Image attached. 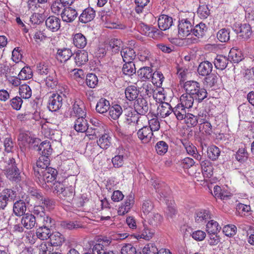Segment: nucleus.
I'll list each match as a JSON object with an SVG mask.
<instances>
[{
	"instance_id": "obj_1",
	"label": "nucleus",
	"mask_w": 254,
	"mask_h": 254,
	"mask_svg": "<svg viewBox=\"0 0 254 254\" xmlns=\"http://www.w3.org/2000/svg\"><path fill=\"white\" fill-rule=\"evenodd\" d=\"M191 15V17L182 18L179 19L178 25V35L179 38L183 39L191 35L193 25L192 18L193 17L194 14L192 13Z\"/></svg>"
},
{
	"instance_id": "obj_2",
	"label": "nucleus",
	"mask_w": 254,
	"mask_h": 254,
	"mask_svg": "<svg viewBox=\"0 0 254 254\" xmlns=\"http://www.w3.org/2000/svg\"><path fill=\"white\" fill-rule=\"evenodd\" d=\"M42 223V225L36 230V237L41 240H46L50 237L51 229L55 225V221L52 218H47Z\"/></svg>"
},
{
	"instance_id": "obj_3",
	"label": "nucleus",
	"mask_w": 254,
	"mask_h": 254,
	"mask_svg": "<svg viewBox=\"0 0 254 254\" xmlns=\"http://www.w3.org/2000/svg\"><path fill=\"white\" fill-rule=\"evenodd\" d=\"M57 171L53 168H49L44 170L42 173L39 174V176H35L37 181L40 184L43 185L46 183H52L54 182L57 177Z\"/></svg>"
},
{
	"instance_id": "obj_4",
	"label": "nucleus",
	"mask_w": 254,
	"mask_h": 254,
	"mask_svg": "<svg viewBox=\"0 0 254 254\" xmlns=\"http://www.w3.org/2000/svg\"><path fill=\"white\" fill-rule=\"evenodd\" d=\"M137 29L141 34L152 38H156L162 33L157 28L149 26L142 22H140L138 24Z\"/></svg>"
},
{
	"instance_id": "obj_5",
	"label": "nucleus",
	"mask_w": 254,
	"mask_h": 254,
	"mask_svg": "<svg viewBox=\"0 0 254 254\" xmlns=\"http://www.w3.org/2000/svg\"><path fill=\"white\" fill-rule=\"evenodd\" d=\"M63 96L58 93H53L49 97L48 108L52 112L60 110L63 105Z\"/></svg>"
},
{
	"instance_id": "obj_6",
	"label": "nucleus",
	"mask_w": 254,
	"mask_h": 254,
	"mask_svg": "<svg viewBox=\"0 0 254 254\" xmlns=\"http://www.w3.org/2000/svg\"><path fill=\"white\" fill-rule=\"evenodd\" d=\"M50 162L49 157L41 155L37 161L36 165L33 167L34 175L39 176V174L42 173L44 170L49 168L48 166L50 165Z\"/></svg>"
},
{
	"instance_id": "obj_7",
	"label": "nucleus",
	"mask_w": 254,
	"mask_h": 254,
	"mask_svg": "<svg viewBox=\"0 0 254 254\" xmlns=\"http://www.w3.org/2000/svg\"><path fill=\"white\" fill-rule=\"evenodd\" d=\"M117 153L118 154L112 158V161L115 167L119 168L123 165L124 159L127 158L128 152L123 147H119Z\"/></svg>"
},
{
	"instance_id": "obj_8",
	"label": "nucleus",
	"mask_w": 254,
	"mask_h": 254,
	"mask_svg": "<svg viewBox=\"0 0 254 254\" xmlns=\"http://www.w3.org/2000/svg\"><path fill=\"white\" fill-rule=\"evenodd\" d=\"M135 111L134 113L132 112L128 113L127 117V121L128 125L132 124L133 126H135V128H139L143 125V122L146 121V116H139V114H135Z\"/></svg>"
},
{
	"instance_id": "obj_9",
	"label": "nucleus",
	"mask_w": 254,
	"mask_h": 254,
	"mask_svg": "<svg viewBox=\"0 0 254 254\" xmlns=\"http://www.w3.org/2000/svg\"><path fill=\"white\" fill-rule=\"evenodd\" d=\"M207 27L206 25L202 23H200L196 25L193 28L192 27L190 35H194L195 37L192 39L191 38H190L191 39V43H197L199 41V39L204 36Z\"/></svg>"
},
{
	"instance_id": "obj_10",
	"label": "nucleus",
	"mask_w": 254,
	"mask_h": 254,
	"mask_svg": "<svg viewBox=\"0 0 254 254\" xmlns=\"http://www.w3.org/2000/svg\"><path fill=\"white\" fill-rule=\"evenodd\" d=\"M77 15L78 13L76 9L70 6L64 7L61 14L63 20L67 23L73 22Z\"/></svg>"
},
{
	"instance_id": "obj_11",
	"label": "nucleus",
	"mask_w": 254,
	"mask_h": 254,
	"mask_svg": "<svg viewBox=\"0 0 254 254\" xmlns=\"http://www.w3.org/2000/svg\"><path fill=\"white\" fill-rule=\"evenodd\" d=\"M134 203V195L130 194L127 196L125 201L119 207L118 213L119 215H124L127 213L132 207Z\"/></svg>"
},
{
	"instance_id": "obj_12",
	"label": "nucleus",
	"mask_w": 254,
	"mask_h": 254,
	"mask_svg": "<svg viewBox=\"0 0 254 254\" xmlns=\"http://www.w3.org/2000/svg\"><path fill=\"white\" fill-rule=\"evenodd\" d=\"M137 136L143 143H147L151 139L153 133L149 127L143 124L137 132Z\"/></svg>"
},
{
	"instance_id": "obj_13",
	"label": "nucleus",
	"mask_w": 254,
	"mask_h": 254,
	"mask_svg": "<svg viewBox=\"0 0 254 254\" xmlns=\"http://www.w3.org/2000/svg\"><path fill=\"white\" fill-rule=\"evenodd\" d=\"M16 196L15 192L11 189H4L0 194V208L3 209L9 200L13 199Z\"/></svg>"
},
{
	"instance_id": "obj_14",
	"label": "nucleus",
	"mask_w": 254,
	"mask_h": 254,
	"mask_svg": "<svg viewBox=\"0 0 254 254\" xmlns=\"http://www.w3.org/2000/svg\"><path fill=\"white\" fill-rule=\"evenodd\" d=\"M234 31L244 40L249 39L252 35V29L249 24L244 23L236 26Z\"/></svg>"
},
{
	"instance_id": "obj_15",
	"label": "nucleus",
	"mask_w": 254,
	"mask_h": 254,
	"mask_svg": "<svg viewBox=\"0 0 254 254\" xmlns=\"http://www.w3.org/2000/svg\"><path fill=\"white\" fill-rule=\"evenodd\" d=\"M134 111L137 114L144 115L149 110V105L147 101L143 98H137L134 105Z\"/></svg>"
},
{
	"instance_id": "obj_16",
	"label": "nucleus",
	"mask_w": 254,
	"mask_h": 254,
	"mask_svg": "<svg viewBox=\"0 0 254 254\" xmlns=\"http://www.w3.org/2000/svg\"><path fill=\"white\" fill-rule=\"evenodd\" d=\"M74 128L75 130L79 132H86L87 135L90 132V129L88 126L87 121L84 117H78L74 122Z\"/></svg>"
},
{
	"instance_id": "obj_17",
	"label": "nucleus",
	"mask_w": 254,
	"mask_h": 254,
	"mask_svg": "<svg viewBox=\"0 0 254 254\" xmlns=\"http://www.w3.org/2000/svg\"><path fill=\"white\" fill-rule=\"evenodd\" d=\"M173 24V18L167 15H161L158 20V25L161 30L169 29Z\"/></svg>"
},
{
	"instance_id": "obj_18",
	"label": "nucleus",
	"mask_w": 254,
	"mask_h": 254,
	"mask_svg": "<svg viewBox=\"0 0 254 254\" xmlns=\"http://www.w3.org/2000/svg\"><path fill=\"white\" fill-rule=\"evenodd\" d=\"M95 10L90 7H88L83 10L79 15V20L82 23H86L91 21L95 17Z\"/></svg>"
},
{
	"instance_id": "obj_19",
	"label": "nucleus",
	"mask_w": 254,
	"mask_h": 254,
	"mask_svg": "<svg viewBox=\"0 0 254 254\" xmlns=\"http://www.w3.org/2000/svg\"><path fill=\"white\" fill-rule=\"evenodd\" d=\"M23 226L27 229L34 228L37 224L36 217L32 213H27L21 219Z\"/></svg>"
},
{
	"instance_id": "obj_20",
	"label": "nucleus",
	"mask_w": 254,
	"mask_h": 254,
	"mask_svg": "<svg viewBox=\"0 0 254 254\" xmlns=\"http://www.w3.org/2000/svg\"><path fill=\"white\" fill-rule=\"evenodd\" d=\"M47 28L52 32L57 31L61 27V19L55 16H51L45 21Z\"/></svg>"
},
{
	"instance_id": "obj_21",
	"label": "nucleus",
	"mask_w": 254,
	"mask_h": 254,
	"mask_svg": "<svg viewBox=\"0 0 254 254\" xmlns=\"http://www.w3.org/2000/svg\"><path fill=\"white\" fill-rule=\"evenodd\" d=\"M112 14V12L108 10H102L98 12V15L100 17L101 19L103 21L106 22L107 25L106 27L111 29L117 28L119 26L117 24L114 22H111L109 20V17Z\"/></svg>"
},
{
	"instance_id": "obj_22",
	"label": "nucleus",
	"mask_w": 254,
	"mask_h": 254,
	"mask_svg": "<svg viewBox=\"0 0 254 254\" xmlns=\"http://www.w3.org/2000/svg\"><path fill=\"white\" fill-rule=\"evenodd\" d=\"M211 213L209 210L201 209L195 213V220L198 224L205 223L208 219H211Z\"/></svg>"
},
{
	"instance_id": "obj_23",
	"label": "nucleus",
	"mask_w": 254,
	"mask_h": 254,
	"mask_svg": "<svg viewBox=\"0 0 254 254\" xmlns=\"http://www.w3.org/2000/svg\"><path fill=\"white\" fill-rule=\"evenodd\" d=\"M213 65L211 63L206 61L201 62L197 68L198 73L203 76L209 75L212 72Z\"/></svg>"
},
{
	"instance_id": "obj_24",
	"label": "nucleus",
	"mask_w": 254,
	"mask_h": 254,
	"mask_svg": "<svg viewBox=\"0 0 254 254\" xmlns=\"http://www.w3.org/2000/svg\"><path fill=\"white\" fill-rule=\"evenodd\" d=\"M32 214L34 216L37 217L38 220H40L41 222L46 220L47 218H51L48 215H46L45 212V209L42 205H35L33 207L32 210Z\"/></svg>"
},
{
	"instance_id": "obj_25",
	"label": "nucleus",
	"mask_w": 254,
	"mask_h": 254,
	"mask_svg": "<svg viewBox=\"0 0 254 254\" xmlns=\"http://www.w3.org/2000/svg\"><path fill=\"white\" fill-rule=\"evenodd\" d=\"M121 55L125 63L133 62L136 55L134 50L130 48H125L121 51Z\"/></svg>"
},
{
	"instance_id": "obj_26",
	"label": "nucleus",
	"mask_w": 254,
	"mask_h": 254,
	"mask_svg": "<svg viewBox=\"0 0 254 254\" xmlns=\"http://www.w3.org/2000/svg\"><path fill=\"white\" fill-rule=\"evenodd\" d=\"M73 113L78 117H83L86 116L85 112V106L83 102L80 100H76L72 106Z\"/></svg>"
},
{
	"instance_id": "obj_27",
	"label": "nucleus",
	"mask_w": 254,
	"mask_h": 254,
	"mask_svg": "<svg viewBox=\"0 0 254 254\" xmlns=\"http://www.w3.org/2000/svg\"><path fill=\"white\" fill-rule=\"evenodd\" d=\"M25 203L22 200L16 201L13 206V212L17 216H23L26 211Z\"/></svg>"
},
{
	"instance_id": "obj_28",
	"label": "nucleus",
	"mask_w": 254,
	"mask_h": 254,
	"mask_svg": "<svg viewBox=\"0 0 254 254\" xmlns=\"http://www.w3.org/2000/svg\"><path fill=\"white\" fill-rule=\"evenodd\" d=\"M229 61V58L227 57L219 55L216 57L213 63L217 69L222 70L226 68Z\"/></svg>"
},
{
	"instance_id": "obj_29",
	"label": "nucleus",
	"mask_w": 254,
	"mask_h": 254,
	"mask_svg": "<svg viewBox=\"0 0 254 254\" xmlns=\"http://www.w3.org/2000/svg\"><path fill=\"white\" fill-rule=\"evenodd\" d=\"M75 63L77 66L84 64L88 61V53L84 51H78L74 57Z\"/></svg>"
},
{
	"instance_id": "obj_30",
	"label": "nucleus",
	"mask_w": 254,
	"mask_h": 254,
	"mask_svg": "<svg viewBox=\"0 0 254 254\" xmlns=\"http://www.w3.org/2000/svg\"><path fill=\"white\" fill-rule=\"evenodd\" d=\"M73 43L76 47L83 49L86 46L87 41L82 34L78 33L73 36Z\"/></svg>"
},
{
	"instance_id": "obj_31",
	"label": "nucleus",
	"mask_w": 254,
	"mask_h": 254,
	"mask_svg": "<svg viewBox=\"0 0 254 254\" xmlns=\"http://www.w3.org/2000/svg\"><path fill=\"white\" fill-rule=\"evenodd\" d=\"M165 252V249H161L158 250L154 243L146 244L142 250L143 254H162Z\"/></svg>"
},
{
	"instance_id": "obj_32",
	"label": "nucleus",
	"mask_w": 254,
	"mask_h": 254,
	"mask_svg": "<svg viewBox=\"0 0 254 254\" xmlns=\"http://www.w3.org/2000/svg\"><path fill=\"white\" fill-rule=\"evenodd\" d=\"M72 55L71 51L68 48L59 49L57 53V58L61 62H65L68 60Z\"/></svg>"
},
{
	"instance_id": "obj_33",
	"label": "nucleus",
	"mask_w": 254,
	"mask_h": 254,
	"mask_svg": "<svg viewBox=\"0 0 254 254\" xmlns=\"http://www.w3.org/2000/svg\"><path fill=\"white\" fill-rule=\"evenodd\" d=\"M125 93L126 98L131 101L137 99L138 96L139 91L136 86L130 85L126 88Z\"/></svg>"
},
{
	"instance_id": "obj_34",
	"label": "nucleus",
	"mask_w": 254,
	"mask_h": 254,
	"mask_svg": "<svg viewBox=\"0 0 254 254\" xmlns=\"http://www.w3.org/2000/svg\"><path fill=\"white\" fill-rule=\"evenodd\" d=\"M74 194L73 187L69 186L64 188L60 197L66 202H70L72 200Z\"/></svg>"
},
{
	"instance_id": "obj_35",
	"label": "nucleus",
	"mask_w": 254,
	"mask_h": 254,
	"mask_svg": "<svg viewBox=\"0 0 254 254\" xmlns=\"http://www.w3.org/2000/svg\"><path fill=\"white\" fill-rule=\"evenodd\" d=\"M110 102L105 98L100 99L96 106V111L100 114H104L109 110L110 108Z\"/></svg>"
},
{
	"instance_id": "obj_36",
	"label": "nucleus",
	"mask_w": 254,
	"mask_h": 254,
	"mask_svg": "<svg viewBox=\"0 0 254 254\" xmlns=\"http://www.w3.org/2000/svg\"><path fill=\"white\" fill-rule=\"evenodd\" d=\"M194 100L195 98L192 95L184 93L180 97V104L186 108L189 109L192 107Z\"/></svg>"
},
{
	"instance_id": "obj_37",
	"label": "nucleus",
	"mask_w": 254,
	"mask_h": 254,
	"mask_svg": "<svg viewBox=\"0 0 254 254\" xmlns=\"http://www.w3.org/2000/svg\"><path fill=\"white\" fill-rule=\"evenodd\" d=\"M173 108L168 103H162L158 107V114L162 118H166L172 113Z\"/></svg>"
},
{
	"instance_id": "obj_38",
	"label": "nucleus",
	"mask_w": 254,
	"mask_h": 254,
	"mask_svg": "<svg viewBox=\"0 0 254 254\" xmlns=\"http://www.w3.org/2000/svg\"><path fill=\"white\" fill-rule=\"evenodd\" d=\"M192 97L195 98V101L198 103L201 102L204 99L207 97V92L206 90L200 87V85L198 88H197L195 91L191 95Z\"/></svg>"
},
{
	"instance_id": "obj_39",
	"label": "nucleus",
	"mask_w": 254,
	"mask_h": 254,
	"mask_svg": "<svg viewBox=\"0 0 254 254\" xmlns=\"http://www.w3.org/2000/svg\"><path fill=\"white\" fill-rule=\"evenodd\" d=\"M151 67L148 66H144L139 69L137 71L138 76L142 80H146L151 79L153 72Z\"/></svg>"
},
{
	"instance_id": "obj_40",
	"label": "nucleus",
	"mask_w": 254,
	"mask_h": 254,
	"mask_svg": "<svg viewBox=\"0 0 254 254\" xmlns=\"http://www.w3.org/2000/svg\"><path fill=\"white\" fill-rule=\"evenodd\" d=\"M51 244L53 246H61L64 241V236L58 232H55L51 234L50 237Z\"/></svg>"
},
{
	"instance_id": "obj_41",
	"label": "nucleus",
	"mask_w": 254,
	"mask_h": 254,
	"mask_svg": "<svg viewBox=\"0 0 254 254\" xmlns=\"http://www.w3.org/2000/svg\"><path fill=\"white\" fill-rule=\"evenodd\" d=\"M38 150L41 155L49 157L52 154V148L49 141H44L38 146Z\"/></svg>"
},
{
	"instance_id": "obj_42",
	"label": "nucleus",
	"mask_w": 254,
	"mask_h": 254,
	"mask_svg": "<svg viewBox=\"0 0 254 254\" xmlns=\"http://www.w3.org/2000/svg\"><path fill=\"white\" fill-rule=\"evenodd\" d=\"M200 83L194 80H189L185 82L183 87L186 91V93L192 95L195 90L198 88Z\"/></svg>"
},
{
	"instance_id": "obj_43",
	"label": "nucleus",
	"mask_w": 254,
	"mask_h": 254,
	"mask_svg": "<svg viewBox=\"0 0 254 254\" xmlns=\"http://www.w3.org/2000/svg\"><path fill=\"white\" fill-rule=\"evenodd\" d=\"M4 174L10 180L18 182L20 180L19 170L17 168L16 169H4Z\"/></svg>"
},
{
	"instance_id": "obj_44",
	"label": "nucleus",
	"mask_w": 254,
	"mask_h": 254,
	"mask_svg": "<svg viewBox=\"0 0 254 254\" xmlns=\"http://www.w3.org/2000/svg\"><path fill=\"white\" fill-rule=\"evenodd\" d=\"M123 113V109L121 106L115 104L110 107L109 110V117L113 120H117Z\"/></svg>"
},
{
	"instance_id": "obj_45",
	"label": "nucleus",
	"mask_w": 254,
	"mask_h": 254,
	"mask_svg": "<svg viewBox=\"0 0 254 254\" xmlns=\"http://www.w3.org/2000/svg\"><path fill=\"white\" fill-rule=\"evenodd\" d=\"M200 165L202 172L204 176L209 177L213 174V168L211 163L207 160H205L201 162Z\"/></svg>"
},
{
	"instance_id": "obj_46",
	"label": "nucleus",
	"mask_w": 254,
	"mask_h": 254,
	"mask_svg": "<svg viewBox=\"0 0 254 254\" xmlns=\"http://www.w3.org/2000/svg\"><path fill=\"white\" fill-rule=\"evenodd\" d=\"M207 157L213 161L216 160L220 154L219 148L215 145H211L207 149Z\"/></svg>"
},
{
	"instance_id": "obj_47",
	"label": "nucleus",
	"mask_w": 254,
	"mask_h": 254,
	"mask_svg": "<svg viewBox=\"0 0 254 254\" xmlns=\"http://www.w3.org/2000/svg\"><path fill=\"white\" fill-rule=\"evenodd\" d=\"M229 60L230 59L235 63H238L243 59V55L241 51L236 49H232L229 54Z\"/></svg>"
},
{
	"instance_id": "obj_48",
	"label": "nucleus",
	"mask_w": 254,
	"mask_h": 254,
	"mask_svg": "<svg viewBox=\"0 0 254 254\" xmlns=\"http://www.w3.org/2000/svg\"><path fill=\"white\" fill-rule=\"evenodd\" d=\"M111 137L108 133L102 134L97 140V143L103 149L108 148L111 145Z\"/></svg>"
},
{
	"instance_id": "obj_49",
	"label": "nucleus",
	"mask_w": 254,
	"mask_h": 254,
	"mask_svg": "<svg viewBox=\"0 0 254 254\" xmlns=\"http://www.w3.org/2000/svg\"><path fill=\"white\" fill-rule=\"evenodd\" d=\"M172 113H173L178 120H182L184 119L187 114L186 113V108L179 104L173 109Z\"/></svg>"
},
{
	"instance_id": "obj_50",
	"label": "nucleus",
	"mask_w": 254,
	"mask_h": 254,
	"mask_svg": "<svg viewBox=\"0 0 254 254\" xmlns=\"http://www.w3.org/2000/svg\"><path fill=\"white\" fill-rule=\"evenodd\" d=\"M235 157L240 163H244L248 159L249 153L245 148H239L236 152Z\"/></svg>"
},
{
	"instance_id": "obj_51",
	"label": "nucleus",
	"mask_w": 254,
	"mask_h": 254,
	"mask_svg": "<svg viewBox=\"0 0 254 254\" xmlns=\"http://www.w3.org/2000/svg\"><path fill=\"white\" fill-rule=\"evenodd\" d=\"M90 122L94 126V127H91L90 128L91 129H90L89 135L97 136L99 133V129H101L100 126L101 125V122L97 119L92 117L90 119Z\"/></svg>"
},
{
	"instance_id": "obj_52",
	"label": "nucleus",
	"mask_w": 254,
	"mask_h": 254,
	"mask_svg": "<svg viewBox=\"0 0 254 254\" xmlns=\"http://www.w3.org/2000/svg\"><path fill=\"white\" fill-rule=\"evenodd\" d=\"M230 30L229 29L222 28L217 33V38L221 42H227L230 39Z\"/></svg>"
},
{
	"instance_id": "obj_53",
	"label": "nucleus",
	"mask_w": 254,
	"mask_h": 254,
	"mask_svg": "<svg viewBox=\"0 0 254 254\" xmlns=\"http://www.w3.org/2000/svg\"><path fill=\"white\" fill-rule=\"evenodd\" d=\"M19 93L21 98L27 99L31 97L32 91L29 85L22 84L19 87Z\"/></svg>"
},
{
	"instance_id": "obj_54",
	"label": "nucleus",
	"mask_w": 254,
	"mask_h": 254,
	"mask_svg": "<svg viewBox=\"0 0 254 254\" xmlns=\"http://www.w3.org/2000/svg\"><path fill=\"white\" fill-rule=\"evenodd\" d=\"M206 231L208 234L217 233L221 230V227L217 222L214 220L208 221L206 224Z\"/></svg>"
},
{
	"instance_id": "obj_55",
	"label": "nucleus",
	"mask_w": 254,
	"mask_h": 254,
	"mask_svg": "<svg viewBox=\"0 0 254 254\" xmlns=\"http://www.w3.org/2000/svg\"><path fill=\"white\" fill-rule=\"evenodd\" d=\"M137 56L139 61L142 62L150 61L151 54L149 51L145 48L139 49Z\"/></svg>"
},
{
	"instance_id": "obj_56",
	"label": "nucleus",
	"mask_w": 254,
	"mask_h": 254,
	"mask_svg": "<svg viewBox=\"0 0 254 254\" xmlns=\"http://www.w3.org/2000/svg\"><path fill=\"white\" fill-rule=\"evenodd\" d=\"M122 70L125 74L128 76L132 75L136 72L135 64L133 62L125 63Z\"/></svg>"
},
{
	"instance_id": "obj_57",
	"label": "nucleus",
	"mask_w": 254,
	"mask_h": 254,
	"mask_svg": "<svg viewBox=\"0 0 254 254\" xmlns=\"http://www.w3.org/2000/svg\"><path fill=\"white\" fill-rule=\"evenodd\" d=\"M152 184L156 190V191L159 194L160 197H165L163 190H165L166 186L164 183H161L158 180H152Z\"/></svg>"
},
{
	"instance_id": "obj_58",
	"label": "nucleus",
	"mask_w": 254,
	"mask_h": 254,
	"mask_svg": "<svg viewBox=\"0 0 254 254\" xmlns=\"http://www.w3.org/2000/svg\"><path fill=\"white\" fill-rule=\"evenodd\" d=\"M151 79L153 84L157 87H160L164 81V77L161 72L157 71L153 73Z\"/></svg>"
},
{
	"instance_id": "obj_59",
	"label": "nucleus",
	"mask_w": 254,
	"mask_h": 254,
	"mask_svg": "<svg viewBox=\"0 0 254 254\" xmlns=\"http://www.w3.org/2000/svg\"><path fill=\"white\" fill-rule=\"evenodd\" d=\"M32 69L28 66H25L19 72L18 76L21 80H27L32 77Z\"/></svg>"
},
{
	"instance_id": "obj_60",
	"label": "nucleus",
	"mask_w": 254,
	"mask_h": 254,
	"mask_svg": "<svg viewBox=\"0 0 254 254\" xmlns=\"http://www.w3.org/2000/svg\"><path fill=\"white\" fill-rule=\"evenodd\" d=\"M143 227V230L139 237L140 238L149 241L153 237L155 231L153 229L148 228L146 225H144Z\"/></svg>"
},
{
	"instance_id": "obj_61",
	"label": "nucleus",
	"mask_w": 254,
	"mask_h": 254,
	"mask_svg": "<svg viewBox=\"0 0 254 254\" xmlns=\"http://www.w3.org/2000/svg\"><path fill=\"white\" fill-rule=\"evenodd\" d=\"M140 92L144 95L151 97L153 93L154 90L151 84L148 82H144L140 88Z\"/></svg>"
},
{
	"instance_id": "obj_62",
	"label": "nucleus",
	"mask_w": 254,
	"mask_h": 254,
	"mask_svg": "<svg viewBox=\"0 0 254 254\" xmlns=\"http://www.w3.org/2000/svg\"><path fill=\"white\" fill-rule=\"evenodd\" d=\"M155 149L158 154L162 155L167 152L168 145L166 142L159 141L156 143Z\"/></svg>"
},
{
	"instance_id": "obj_63",
	"label": "nucleus",
	"mask_w": 254,
	"mask_h": 254,
	"mask_svg": "<svg viewBox=\"0 0 254 254\" xmlns=\"http://www.w3.org/2000/svg\"><path fill=\"white\" fill-rule=\"evenodd\" d=\"M98 80L97 76L93 73L88 74L86 78V83L87 85L90 88H95L97 85Z\"/></svg>"
},
{
	"instance_id": "obj_64",
	"label": "nucleus",
	"mask_w": 254,
	"mask_h": 254,
	"mask_svg": "<svg viewBox=\"0 0 254 254\" xmlns=\"http://www.w3.org/2000/svg\"><path fill=\"white\" fill-rule=\"evenodd\" d=\"M121 254H136V250L131 244H125L121 249Z\"/></svg>"
}]
</instances>
